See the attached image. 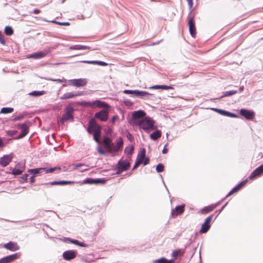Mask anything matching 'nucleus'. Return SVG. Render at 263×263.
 I'll return each instance as SVG.
<instances>
[{
    "label": "nucleus",
    "mask_w": 263,
    "mask_h": 263,
    "mask_svg": "<svg viewBox=\"0 0 263 263\" xmlns=\"http://www.w3.org/2000/svg\"><path fill=\"white\" fill-rule=\"evenodd\" d=\"M215 207L216 206L214 205L205 206L200 210V213L203 214L208 213L212 211L215 208Z\"/></svg>",
    "instance_id": "obj_27"
},
{
    "label": "nucleus",
    "mask_w": 263,
    "mask_h": 263,
    "mask_svg": "<svg viewBox=\"0 0 263 263\" xmlns=\"http://www.w3.org/2000/svg\"><path fill=\"white\" fill-rule=\"evenodd\" d=\"M133 151H134V147H130L129 148H126L125 150V151L126 153H128L129 154H132V152H133Z\"/></svg>",
    "instance_id": "obj_48"
},
{
    "label": "nucleus",
    "mask_w": 263,
    "mask_h": 263,
    "mask_svg": "<svg viewBox=\"0 0 263 263\" xmlns=\"http://www.w3.org/2000/svg\"><path fill=\"white\" fill-rule=\"evenodd\" d=\"M243 89H244L243 86L240 87L239 88V91H240V92L242 91L243 90Z\"/></svg>",
    "instance_id": "obj_63"
},
{
    "label": "nucleus",
    "mask_w": 263,
    "mask_h": 263,
    "mask_svg": "<svg viewBox=\"0 0 263 263\" xmlns=\"http://www.w3.org/2000/svg\"><path fill=\"white\" fill-rule=\"evenodd\" d=\"M101 130L95 131L93 133V139L97 142H99V138L101 135Z\"/></svg>",
    "instance_id": "obj_33"
},
{
    "label": "nucleus",
    "mask_w": 263,
    "mask_h": 263,
    "mask_svg": "<svg viewBox=\"0 0 263 263\" xmlns=\"http://www.w3.org/2000/svg\"><path fill=\"white\" fill-rule=\"evenodd\" d=\"M173 261H174L173 260H167V259H166V263H173Z\"/></svg>",
    "instance_id": "obj_61"
},
{
    "label": "nucleus",
    "mask_w": 263,
    "mask_h": 263,
    "mask_svg": "<svg viewBox=\"0 0 263 263\" xmlns=\"http://www.w3.org/2000/svg\"><path fill=\"white\" fill-rule=\"evenodd\" d=\"M35 177L34 176H33V175L31 177V178H30V182H31V183H33V182H34V181H35L34 178Z\"/></svg>",
    "instance_id": "obj_56"
},
{
    "label": "nucleus",
    "mask_w": 263,
    "mask_h": 263,
    "mask_svg": "<svg viewBox=\"0 0 263 263\" xmlns=\"http://www.w3.org/2000/svg\"><path fill=\"white\" fill-rule=\"evenodd\" d=\"M49 51L45 50L43 51H39L28 55V58H33L35 59H41L45 57Z\"/></svg>",
    "instance_id": "obj_21"
},
{
    "label": "nucleus",
    "mask_w": 263,
    "mask_h": 263,
    "mask_svg": "<svg viewBox=\"0 0 263 263\" xmlns=\"http://www.w3.org/2000/svg\"><path fill=\"white\" fill-rule=\"evenodd\" d=\"M166 259L164 257H162L154 261L155 263H166Z\"/></svg>",
    "instance_id": "obj_43"
},
{
    "label": "nucleus",
    "mask_w": 263,
    "mask_h": 263,
    "mask_svg": "<svg viewBox=\"0 0 263 263\" xmlns=\"http://www.w3.org/2000/svg\"><path fill=\"white\" fill-rule=\"evenodd\" d=\"M105 181L101 179H91L87 178L84 180L83 183L85 184H93V183H104Z\"/></svg>",
    "instance_id": "obj_24"
},
{
    "label": "nucleus",
    "mask_w": 263,
    "mask_h": 263,
    "mask_svg": "<svg viewBox=\"0 0 263 263\" xmlns=\"http://www.w3.org/2000/svg\"><path fill=\"white\" fill-rule=\"evenodd\" d=\"M156 171L158 173H161L164 171V165L159 163L156 167Z\"/></svg>",
    "instance_id": "obj_40"
},
{
    "label": "nucleus",
    "mask_w": 263,
    "mask_h": 263,
    "mask_svg": "<svg viewBox=\"0 0 263 263\" xmlns=\"http://www.w3.org/2000/svg\"><path fill=\"white\" fill-rule=\"evenodd\" d=\"M118 119V117L117 116H114L111 119V122L114 124L115 121Z\"/></svg>",
    "instance_id": "obj_53"
},
{
    "label": "nucleus",
    "mask_w": 263,
    "mask_h": 263,
    "mask_svg": "<svg viewBox=\"0 0 263 263\" xmlns=\"http://www.w3.org/2000/svg\"><path fill=\"white\" fill-rule=\"evenodd\" d=\"M87 83V80L86 79H71L68 81V85L76 87H83Z\"/></svg>",
    "instance_id": "obj_8"
},
{
    "label": "nucleus",
    "mask_w": 263,
    "mask_h": 263,
    "mask_svg": "<svg viewBox=\"0 0 263 263\" xmlns=\"http://www.w3.org/2000/svg\"><path fill=\"white\" fill-rule=\"evenodd\" d=\"M81 95V94L80 93H76L74 94L72 92H67L64 93L62 97H60V99L61 100H66L68 99L73 98L75 97L79 96Z\"/></svg>",
    "instance_id": "obj_25"
},
{
    "label": "nucleus",
    "mask_w": 263,
    "mask_h": 263,
    "mask_svg": "<svg viewBox=\"0 0 263 263\" xmlns=\"http://www.w3.org/2000/svg\"><path fill=\"white\" fill-rule=\"evenodd\" d=\"M161 130H157L150 135V138L153 140H156L161 137Z\"/></svg>",
    "instance_id": "obj_26"
},
{
    "label": "nucleus",
    "mask_w": 263,
    "mask_h": 263,
    "mask_svg": "<svg viewBox=\"0 0 263 263\" xmlns=\"http://www.w3.org/2000/svg\"><path fill=\"white\" fill-rule=\"evenodd\" d=\"M84 63L92 64H98L100 66H106L107 65V64L104 62L102 61H85Z\"/></svg>",
    "instance_id": "obj_30"
},
{
    "label": "nucleus",
    "mask_w": 263,
    "mask_h": 263,
    "mask_svg": "<svg viewBox=\"0 0 263 263\" xmlns=\"http://www.w3.org/2000/svg\"><path fill=\"white\" fill-rule=\"evenodd\" d=\"M73 111V109L72 107L67 106L66 108V111L65 114H63L61 119L60 120V123L63 124L65 122L68 120L72 121L73 120V117L72 115Z\"/></svg>",
    "instance_id": "obj_6"
},
{
    "label": "nucleus",
    "mask_w": 263,
    "mask_h": 263,
    "mask_svg": "<svg viewBox=\"0 0 263 263\" xmlns=\"http://www.w3.org/2000/svg\"><path fill=\"white\" fill-rule=\"evenodd\" d=\"M137 90H124L123 92L125 94H136Z\"/></svg>",
    "instance_id": "obj_45"
},
{
    "label": "nucleus",
    "mask_w": 263,
    "mask_h": 263,
    "mask_svg": "<svg viewBox=\"0 0 263 263\" xmlns=\"http://www.w3.org/2000/svg\"><path fill=\"white\" fill-rule=\"evenodd\" d=\"M0 43L3 44H5V41L4 39V36L2 34V33H1V32H0Z\"/></svg>",
    "instance_id": "obj_47"
},
{
    "label": "nucleus",
    "mask_w": 263,
    "mask_h": 263,
    "mask_svg": "<svg viewBox=\"0 0 263 263\" xmlns=\"http://www.w3.org/2000/svg\"><path fill=\"white\" fill-rule=\"evenodd\" d=\"M40 12H41V11H40L39 9H34V10H33V13H34V14H39V13H40Z\"/></svg>",
    "instance_id": "obj_57"
},
{
    "label": "nucleus",
    "mask_w": 263,
    "mask_h": 263,
    "mask_svg": "<svg viewBox=\"0 0 263 263\" xmlns=\"http://www.w3.org/2000/svg\"><path fill=\"white\" fill-rule=\"evenodd\" d=\"M5 33L7 35H11L13 33V30L11 27L6 26L5 28Z\"/></svg>",
    "instance_id": "obj_36"
},
{
    "label": "nucleus",
    "mask_w": 263,
    "mask_h": 263,
    "mask_svg": "<svg viewBox=\"0 0 263 263\" xmlns=\"http://www.w3.org/2000/svg\"><path fill=\"white\" fill-rule=\"evenodd\" d=\"M109 111L107 109H102L97 112L94 118L99 119L101 121H106L108 119Z\"/></svg>",
    "instance_id": "obj_9"
},
{
    "label": "nucleus",
    "mask_w": 263,
    "mask_h": 263,
    "mask_svg": "<svg viewBox=\"0 0 263 263\" xmlns=\"http://www.w3.org/2000/svg\"><path fill=\"white\" fill-rule=\"evenodd\" d=\"M141 164V162H140L139 161H137V160H136V162H135V165H134V167H133V170L136 169V168L137 167H138V166H139Z\"/></svg>",
    "instance_id": "obj_49"
},
{
    "label": "nucleus",
    "mask_w": 263,
    "mask_h": 263,
    "mask_svg": "<svg viewBox=\"0 0 263 263\" xmlns=\"http://www.w3.org/2000/svg\"><path fill=\"white\" fill-rule=\"evenodd\" d=\"M130 166V162L126 160H120L117 164V171L116 174H120L124 171L128 170Z\"/></svg>",
    "instance_id": "obj_5"
},
{
    "label": "nucleus",
    "mask_w": 263,
    "mask_h": 263,
    "mask_svg": "<svg viewBox=\"0 0 263 263\" xmlns=\"http://www.w3.org/2000/svg\"><path fill=\"white\" fill-rule=\"evenodd\" d=\"M57 82H66V80H61V79H57L55 80Z\"/></svg>",
    "instance_id": "obj_59"
},
{
    "label": "nucleus",
    "mask_w": 263,
    "mask_h": 263,
    "mask_svg": "<svg viewBox=\"0 0 263 263\" xmlns=\"http://www.w3.org/2000/svg\"><path fill=\"white\" fill-rule=\"evenodd\" d=\"M263 173V164L256 168L249 176L248 178L242 181L237 186L234 187L228 194V196L238 192L242 186H243L248 181V179L253 180L257 177L260 176Z\"/></svg>",
    "instance_id": "obj_1"
},
{
    "label": "nucleus",
    "mask_w": 263,
    "mask_h": 263,
    "mask_svg": "<svg viewBox=\"0 0 263 263\" xmlns=\"http://www.w3.org/2000/svg\"><path fill=\"white\" fill-rule=\"evenodd\" d=\"M145 158V149H143L138 154L137 160L142 163L143 161Z\"/></svg>",
    "instance_id": "obj_28"
},
{
    "label": "nucleus",
    "mask_w": 263,
    "mask_h": 263,
    "mask_svg": "<svg viewBox=\"0 0 263 263\" xmlns=\"http://www.w3.org/2000/svg\"><path fill=\"white\" fill-rule=\"evenodd\" d=\"M188 25L189 27V31L191 35L193 37H195L196 34V29L195 27V23L193 18H190L189 20Z\"/></svg>",
    "instance_id": "obj_18"
},
{
    "label": "nucleus",
    "mask_w": 263,
    "mask_h": 263,
    "mask_svg": "<svg viewBox=\"0 0 263 263\" xmlns=\"http://www.w3.org/2000/svg\"><path fill=\"white\" fill-rule=\"evenodd\" d=\"M72 242L75 245L81 246V247H86V245L84 244L83 242H80L77 240H73L72 241Z\"/></svg>",
    "instance_id": "obj_44"
},
{
    "label": "nucleus",
    "mask_w": 263,
    "mask_h": 263,
    "mask_svg": "<svg viewBox=\"0 0 263 263\" xmlns=\"http://www.w3.org/2000/svg\"><path fill=\"white\" fill-rule=\"evenodd\" d=\"M189 4L192 5L193 0H187Z\"/></svg>",
    "instance_id": "obj_64"
},
{
    "label": "nucleus",
    "mask_w": 263,
    "mask_h": 263,
    "mask_svg": "<svg viewBox=\"0 0 263 263\" xmlns=\"http://www.w3.org/2000/svg\"><path fill=\"white\" fill-rule=\"evenodd\" d=\"M14 109L12 107H3L1 109L0 113L1 114H9L13 112Z\"/></svg>",
    "instance_id": "obj_31"
},
{
    "label": "nucleus",
    "mask_w": 263,
    "mask_h": 263,
    "mask_svg": "<svg viewBox=\"0 0 263 263\" xmlns=\"http://www.w3.org/2000/svg\"><path fill=\"white\" fill-rule=\"evenodd\" d=\"M13 156V154L4 155L0 159V165L3 167L7 166L11 162Z\"/></svg>",
    "instance_id": "obj_11"
},
{
    "label": "nucleus",
    "mask_w": 263,
    "mask_h": 263,
    "mask_svg": "<svg viewBox=\"0 0 263 263\" xmlns=\"http://www.w3.org/2000/svg\"><path fill=\"white\" fill-rule=\"evenodd\" d=\"M74 181H53L49 183H45V185H66L71 184L74 183Z\"/></svg>",
    "instance_id": "obj_22"
},
{
    "label": "nucleus",
    "mask_w": 263,
    "mask_h": 263,
    "mask_svg": "<svg viewBox=\"0 0 263 263\" xmlns=\"http://www.w3.org/2000/svg\"><path fill=\"white\" fill-rule=\"evenodd\" d=\"M56 170H61V168L59 167H55L50 168H46L44 167L37 168L34 169H30L28 170V172L33 174V175L36 177L37 175H41L42 174L45 173H52L53 171Z\"/></svg>",
    "instance_id": "obj_4"
},
{
    "label": "nucleus",
    "mask_w": 263,
    "mask_h": 263,
    "mask_svg": "<svg viewBox=\"0 0 263 263\" xmlns=\"http://www.w3.org/2000/svg\"><path fill=\"white\" fill-rule=\"evenodd\" d=\"M17 130H6V131L7 135L10 136V137L15 135L17 133Z\"/></svg>",
    "instance_id": "obj_42"
},
{
    "label": "nucleus",
    "mask_w": 263,
    "mask_h": 263,
    "mask_svg": "<svg viewBox=\"0 0 263 263\" xmlns=\"http://www.w3.org/2000/svg\"><path fill=\"white\" fill-rule=\"evenodd\" d=\"M213 218V215H211L207 217L201 226V228L200 230V233H205L208 232L211 227L210 223Z\"/></svg>",
    "instance_id": "obj_10"
},
{
    "label": "nucleus",
    "mask_w": 263,
    "mask_h": 263,
    "mask_svg": "<svg viewBox=\"0 0 263 263\" xmlns=\"http://www.w3.org/2000/svg\"><path fill=\"white\" fill-rule=\"evenodd\" d=\"M18 253L13 254L4 257L0 259V263H11L20 257Z\"/></svg>",
    "instance_id": "obj_12"
},
{
    "label": "nucleus",
    "mask_w": 263,
    "mask_h": 263,
    "mask_svg": "<svg viewBox=\"0 0 263 263\" xmlns=\"http://www.w3.org/2000/svg\"><path fill=\"white\" fill-rule=\"evenodd\" d=\"M89 48V47L83 45H76L74 47V49L76 50H84L88 49Z\"/></svg>",
    "instance_id": "obj_38"
},
{
    "label": "nucleus",
    "mask_w": 263,
    "mask_h": 263,
    "mask_svg": "<svg viewBox=\"0 0 263 263\" xmlns=\"http://www.w3.org/2000/svg\"><path fill=\"white\" fill-rule=\"evenodd\" d=\"M16 126L20 127L21 129V134L16 138L17 139L23 138L28 134L29 127L26 123L18 124Z\"/></svg>",
    "instance_id": "obj_13"
},
{
    "label": "nucleus",
    "mask_w": 263,
    "mask_h": 263,
    "mask_svg": "<svg viewBox=\"0 0 263 263\" xmlns=\"http://www.w3.org/2000/svg\"><path fill=\"white\" fill-rule=\"evenodd\" d=\"M83 104L85 105H88L91 106H92L93 105H96L99 108H108L109 105L108 104L104 102H102L99 100H97L95 102L91 103V102H86V103H83Z\"/></svg>",
    "instance_id": "obj_19"
},
{
    "label": "nucleus",
    "mask_w": 263,
    "mask_h": 263,
    "mask_svg": "<svg viewBox=\"0 0 263 263\" xmlns=\"http://www.w3.org/2000/svg\"><path fill=\"white\" fill-rule=\"evenodd\" d=\"M44 91H33L29 93V95L34 97L40 96L44 95Z\"/></svg>",
    "instance_id": "obj_35"
},
{
    "label": "nucleus",
    "mask_w": 263,
    "mask_h": 263,
    "mask_svg": "<svg viewBox=\"0 0 263 263\" xmlns=\"http://www.w3.org/2000/svg\"><path fill=\"white\" fill-rule=\"evenodd\" d=\"M60 168H61V170H59V171H61V170H62V168H61V167H60ZM62 170H63V171H64V172H66V171H67V167H66V166H64V167L62 168Z\"/></svg>",
    "instance_id": "obj_60"
},
{
    "label": "nucleus",
    "mask_w": 263,
    "mask_h": 263,
    "mask_svg": "<svg viewBox=\"0 0 263 263\" xmlns=\"http://www.w3.org/2000/svg\"><path fill=\"white\" fill-rule=\"evenodd\" d=\"M103 145L105 149L109 152H117L123 146V140L119 137L116 140V145L111 142V140L108 137H105L103 140Z\"/></svg>",
    "instance_id": "obj_2"
},
{
    "label": "nucleus",
    "mask_w": 263,
    "mask_h": 263,
    "mask_svg": "<svg viewBox=\"0 0 263 263\" xmlns=\"http://www.w3.org/2000/svg\"><path fill=\"white\" fill-rule=\"evenodd\" d=\"M149 163V159L148 158H145L144 160L143 161L142 163L145 165Z\"/></svg>",
    "instance_id": "obj_51"
},
{
    "label": "nucleus",
    "mask_w": 263,
    "mask_h": 263,
    "mask_svg": "<svg viewBox=\"0 0 263 263\" xmlns=\"http://www.w3.org/2000/svg\"><path fill=\"white\" fill-rule=\"evenodd\" d=\"M83 165H83V164H82V163L76 164H74V165H73V166H74V169H76V168H78V167H81V166H83Z\"/></svg>",
    "instance_id": "obj_52"
},
{
    "label": "nucleus",
    "mask_w": 263,
    "mask_h": 263,
    "mask_svg": "<svg viewBox=\"0 0 263 263\" xmlns=\"http://www.w3.org/2000/svg\"><path fill=\"white\" fill-rule=\"evenodd\" d=\"M77 253L73 250H68L64 252L62 256L64 259L66 260H70L76 257Z\"/></svg>",
    "instance_id": "obj_15"
},
{
    "label": "nucleus",
    "mask_w": 263,
    "mask_h": 263,
    "mask_svg": "<svg viewBox=\"0 0 263 263\" xmlns=\"http://www.w3.org/2000/svg\"><path fill=\"white\" fill-rule=\"evenodd\" d=\"M228 117L236 118L237 116L233 113L229 112Z\"/></svg>",
    "instance_id": "obj_55"
},
{
    "label": "nucleus",
    "mask_w": 263,
    "mask_h": 263,
    "mask_svg": "<svg viewBox=\"0 0 263 263\" xmlns=\"http://www.w3.org/2000/svg\"><path fill=\"white\" fill-rule=\"evenodd\" d=\"M212 109L213 110L219 113L220 114H221L222 115L226 116H229V111H226L224 110H222V109H218V108H212Z\"/></svg>",
    "instance_id": "obj_34"
},
{
    "label": "nucleus",
    "mask_w": 263,
    "mask_h": 263,
    "mask_svg": "<svg viewBox=\"0 0 263 263\" xmlns=\"http://www.w3.org/2000/svg\"><path fill=\"white\" fill-rule=\"evenodd\" d=\"M24 116L22 115H20L18 116H16L15 117H14L13 119H12V121H18V120H21L22 119H23L24 118Z\"/></svg>",
    "instance_id": "obj_46"
},
{
    "label": "nucleus",
    "mask_w": 263,
    "mask_h": 263,
    "mask_svg": "<svg viewBox=\"0 0 263 263\" xmlns=\"http://www.w3.org/2000/svg\"><path fill=\"white\" fill-rule=\"evenodd\" d=\"M28 175L25 174L22 176V179L24 181H26L28 179Z\"/></svg>",
    "instance_id": "obj_50"
},
{
    "label": "nucleus",
    "mask_w": 263,
    "mask_h": 263,
    "mask_svg": "<svg viewBox=\"0 0 263 263\" xmlns=\"http://www.w3.org/2000/svg\"><path fill=\"white\" fill-rule=\"evenodd\" d=\"M240 114L247 120H252L255 116L254 111L246 109H241L240 110Z\"/></svg>",
    "instance_id": "obj_14"
},
{
    "label": "nucleus",
    "mask_w": 263,
    "mask_h": 263,
    "mask_svg": "<svg viewBox=\"0 0 263 263\" xmlns=\"http://www.w3.org/2000/svg\"><path fill=\"white\" fill-rule=\"evenodd\" d=\"M146 113L142 110L135 111L133 113L132 117L135 120V122L138 120H141L145 117Z\"/></svg>",
    "instance_id": "obj_20"
},
{
    "label": "nucleus",
    "mask_w": 263,
    "mask_h": 263,
    "mask_svg": "<svg viewBox=\"0 0 263 263\" xmlns=\"http://www.w3.org/2000/svg\"><path fill=\"white\" fill-rule=\"evenodd\" d=\"M237 92V91H236V90H230V91H226L224 92L223 96H222L221 98L232 96V95L236 93Z\"/></svg>",
    "instance_id": "obj_37"
},
{
    "label": "nucleus",
    "mask_w": 263,
    "mask_h": 263,
    "mask_svg": "<svg viewBox=\"0 0 263 263\" xmlns=\"http://www.w3.org/2000/svg\"><path fill=\"white\" fill-rule=\"evenodd\" d=\"M152 89H173L174 88L172 86H167V85H154L151 87Z\"/></svg>",
    "instance_id": "obj_29"
},
{
    "label": "nucleus",
    "mask_w": 263,
    "mask_h": 263,
    "mask_svg": "<svg viewBox=\"0 0 263 263\" xmlns=\"http://www.w3.org/2000/svg\"><path fill=\"white\" fill-rule=\"evenodd\" d=\"M3 145V141L2 139L0 138V147Z\"/></svg>",
    "instance_id": "obj_62"
},
{
    "label": "nucleus",
    "mask_w": 263,
    "mask_h": 263,
    "mask_svg": "<svg viewBox=\"0 0 263 263\" xmlns=\"http://www.w3.org/2000/svg\"><path fill=\"white\" fill-rule=\"evenodd\" d=\"M166 144L165 145L164 147L163 148V150H162V153L163 154H166L168 152V149L166 148Z\"/></svg>",
    "instance_id": "obj_54"
},
{
    "label": "nucleus",
    "mask_w": 263,
    "mask_h": 263,
    "mask_svg": "<svg viewBox=\"0 0 263 263\" xmlns=\"http://www.w3.org/2000/svg\"><path fill=\"white\" fill-rule=\"evenodd\" d=\"M4 247L7 250L11 251H16L20 249V246L18 244L13 241H9V242L4 245Z\"/></svg>",
    "instance_id": "obj_16"
},
{
    "label": "nucleus",
    "mask_w": 263,
    "mask_h": 263,
    "mask_svg": "<svg viewBox=\"0 0 263 263\" xmlns=\"http://www.w3.org/2000/svg\"><path fill=\"white\" fill-rule=\"evenodd\" d=\"M185 204L177 206L171 212L172 217H175L178 215H181L184 211Z\"/></svg>",
    "instance_id": "obj_17"
},
{
    "label": "nucleus",
    "mask_w": 263,
    "mask_h": 263,
    "mask_svg": "<svg viewBox=\"0 0 263 263\" xmlns=\"http://www.w3.org/2000/svg\"><path fill=\"white\" fill-rule=\"evenodd\" d=\"M149 95V93H148V92H147L146 91H140V90H137L136 94L135 95V96L136 97H138L143 98L145 96H146V95Z\"/></svg>",
    "instance_id": "obj_32"
},
{
    "label": "nucleus",
    "mask_w": 263,
    "mask_h": 263,
    "mask_svg": "<svg viewBox=\"0 0 263 263\" xmlns=\"http://www.w3.org/2000/svg\"><path fill=\"white\" fill-rule=\"evenodd\" d=\"M52 23L61 25V26H69L70 23L69 22H59L55 21H52Z\"/></svg>",
    "instance_id": "obj_41"
},
{
    "label": "nucleus",
    "mask_w": 263,
    "mask_h": 263,
    "mask_svg": "<svg viewBox=\"0 0 263 263\" xmlns=\"http://www.w3.org/2000/svg\"><path fill=\"white\" fill-rule=\"evenodd\" d=\"M17 165H20V168H14L12 171V174L14 175H19L22 174L24 170H25V166L24 164H21L18 163Z\"/></svg>",
    "instance_id": "obj_23"
},
{
    "label": "nucleus",
    "mask_w": 263,
    "mask_h": 263,
    "mask_svg": "<svg viewBox=\"0 0 263 263\" xmlns=\"http://www.w3.org/2000/svg\"><path fill=\"white\" fill-rule=\"evenodd\" d=\"M101 130V127L98 125L94 118L91 119L88 122L87 132L89 134L94 133L95 131Z\"/></svg>",
    "instance_id": "obj_7"
},
{
    "label": "nucleus",
    "mask_w": 263,
    "mask_h": 263,
    "mask_svg": "<svg viewBox=\"0 0 263 263\" xmlns=\"http://www.w3.org/2000/svg\"><path fill=\"white\" fill-rule=\"evenodd\" d=\"M135 124L146 132H149L155 129V121L149 117L136 121Z\"/></svg>",
    "instance_id": "obj_3"
},
{
    "label": "nucleus",
    "mask_w": 263,
    "mask_h": 263,
    "mask_svg": "<svg viewBox=\"0 0 263 263\" xmlns=\"http://www.w3.org/2000/svg\"><path fill=\"white\" fill-rule=\"evenodd\" d=\"M98 152L100 153V154H104V151L102 149V148H99L98 149Z\"/></svg>",
    "instance_id": "obj_58"
},
{
    "label": "nucleus",
    "mask_w": 263,
    "mask_h": 263,
    "mask_svg": "<svg viewBox=\"0 0 263 263\" xmlns=\"http://www.w3.org/2000/svg\"><path fill=\"white\" fill-rule=\"evenodd\" d=\"M181 254L180 250H176L172 252V256L174 258H176Z\"/></svg>",
    "instance_id": "obj_39"
}]
</instances>
